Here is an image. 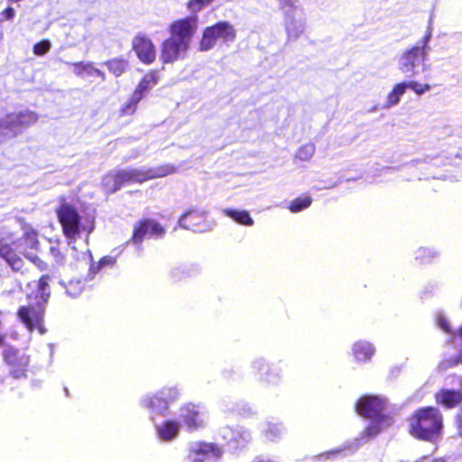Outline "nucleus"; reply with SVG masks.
<instances>
[{
    "label": "nucleus",
    "mask_w": 462,
    "mask_h": 462,
    "mask_svg": "<svg viewBox=\"0 0 462 462\" xmlns=\"http://www.w3.org/2000/svg\"><path fill=\"white\" fill-rule=\"evenodd\" d=\"M213 0H189L187 7L193 13V15H197L196 13L203 9L204 6L209 5Z\"/></svg>",
    "instance_id": "obj_36"
},
{
    "label": "nucleus",
    "mask_w": 462,
    "mask_h": 462,
    "mask_svg": "<svg viewBox=\"0 0 462 462\" xmlns=\"http://www.w3.org/2000/svg\"><path fill=\"white\" fill-rule=\"evenodd\" d=\"M250 370L255 380L264 387H276L282 383L281 362L273 363L264 356H258L251 360Z\"/></svg>",
    "instance_id": "obj_10"
},
{
    "label": "nucleus",
    "mask_w": 462,
    "mask_h": 462,
    "mask_svg": "<svg viewBox=\"0 0 462 462\" xmlns=\"http://www.w3.org/2000/svg\"><path fill=\"white\" fill-rule=\"evenodd\" d=\"M443 427L442 415L435 407L418 410L411 418L410 432L417 439L435 441Z\"/></svg>",
    "instance_id": "obj_8"
},
{
    "label": "nucleus",
    "mask_w": 462,
    "mask_h": 462,
    "mask_svg": "<svg viewBox=\"0 0 462 462\" xmlns=\"http://www.w3.org/2000/svg\"><path fill=\"white\" fill-rule=\"evenodd\" d=\"M173 172V167L163 165L148 170L125 169L106 174L102 180L104 189L107 193H115L125 183H142L145 180L162 178Z\"/></svg>",
    "instance_id": "obj_5"
},
{
    "label": "nucleus",
    "mask_w": 462,
    "mask_h": 462,
    "mask_svg": "<svg viewBox=\"0 0 462 462\" xmlns=\"http://www.w3.org/2000/svg\"><path fill=\"white\" fill-rule=\"evenodd\" d=\"M49 276H42L39 280L38 293L35 297L37 302L35 305L21 306L18 309L17 315L21 322L26 327L29 331L38 329L41 335L46 333V328L43 326V319L45 313L44 305L47 303L50 297Z\"/></svg>",
    "instance_id": "obj_7"
},
{
    "label": "nucleus",
    "mask_w": 462,
    "mask_h": 462,
    "mask_svg": "<svg viewBox=\"0 0 462 462\" xmlns=\"http://www.w3.org/2000/svg\"><path fill=\"white\" fill-rule=\"evenodd\" d=\"M9 282H14V280L12 279V277L8 276V275H0V287H3L4 285L9 283Z\"/></svg>",
    "instance_id": "obj_45"
},
{
    "label": "nucleus",
    "mask_w": 462,
    "mask_h": 462,
    "mask_svg": "<svg viewBox=\"0 0 462 462\" xmlns=\"http://www.w3.org/2000/svg\"><path fill=\"white\" fill-rule=\"evenodd\" d=\"M60 284L65 288L66 293L71 298L79 296L85 287V282L79 279H72L68 283L60 282Z\"/></svg>",
    "instance_id": "obj_30"
},
{
    "label": "nucleus",
    "mask_w": 462,
    "mask_h": 462,
    "mask_svg": "<svg viewBox=\"0 0 462 462\" xmlns=\"http://www.w3.org/2000/svg\"><path fill=\"white\" fill-rule=\"evenodd\" d=\"M456 380L457 381V383H458L459 385H461V384H462V379H461V377H456Z\"/></svg>",
    "instance_id": "obj_51"
},
{
    "label": "nucleus",
    "mask_w": 462,
    "mask_h": 462,
    "mask_svg": "<svg viewBox=\"0 0 462 462\" xmlns=\"http://www.w3.org/2000/svg\"><path fill=\"white\" fill-rule=\"evenodd\" d=\"M435 398L445 408H454L462 402V387L457 390L443 388L435 394Z\"/></svg>",
    "instance_id": "obj_24"
},
{
    "label": "nucleus",
    "mask_w": 462,
    "mask_h": 462,
    "mask_svg": "<svg viewBox=\"0 0 462 462\" xmlns=\"http://www.w3.org/2000/svg\"><path fill=\"white\" fill-rule=\"evenodd\" d=\"M108 70L116 77L121 76L128 67V61L125 59H112L104 63Z\"/></svg>",
    "instance_id": "obj_29"
},
{
    "label": "nucleus",
    "mask_w": 462,
    "mask_h": 462,
    "mask_svg": "<svg viewBox=\"0 0 462 462\" xmlns=\"http://www.w3.org/2000/svg\"><path fill=\"white\" fill-rule=\"evenodd\" d=\"M63 235L71 249H76V242L85 237L88 242L89 234L94 230V222L83 219L79 211L68 203L61 204L57 210Z\"/></svg>",
    "instance_id": "obj_6"
},
{
    "label": "nucleus",
    "mask_w": 462,
    "mask_h": 462,
    "mask_svg": "<svg viewBox=\"0 0 462 462\" xmlns=\"http://www.w3.org/2000/svg\"><path fill=\"white\" fill-rule=\"evenodd\" d=\"M407 89L408 88H407L406 81H402V82L395 84L393 86V89L391 90V92L387 95L386 101L383 104V108L388 109V108L397 106L400 103L402 97L405 94Z\"/></svg>",
    "instance_id": "obj_27"
},
{
    "label": "nucleus",
    "mask_w": 462,
    "mask_h": 462,
    "mask_svg": "<svg viewBox=\"0 0 462 462\" xmlns=\"http://www.w3.org/2000/svg\"><path fill=\"white\" fill-rule=\"evenodd\" d=\"M179 419L188 431L193 432L204 428L208 420L206 409L199 404L185 403L179 409Z\"/></svg>",
    "instance_id": "obj_14"
},
{
    "label": "nucleus",
    "mask_w": 462,
    "mask_h": 462,
    "mask_svg": "<svg viewBox=\"0 0 462 462\" xmlns=\"http://www.w3.org/2000/svg\"><path fill=\"white\" fill-rule=\"evenodd\" d=\"M415 462H421V461H420V460H416Z\"/></svg>",
    "instance_id": "obj_53"
},
{
    "label": "nucleus",
    "mask_w": 462,
    "mask_h": 462,
    "mask_svg": "<svg viewBox=\"0 0 462 462\" xmlns=\"http://www.w3.org/2000/svg\"><path fill=\"white\" fill-rule=\"evenodd\" d=\"M432 32V18H430L423 37L414 45L404 49L397 57V69L405 77L414 79L429 70L430 65L426 62L429 60Z\"/></svg>",
    "instance_id": "obj_3"
},
{
    "label": "nucleus",
    "mask_w": 462,
    "mask_h": 462,
    "mask_svg": "<svg viewBox=\"0 0 462 462\" xmlns=\"http://www.w3.org/2000/svg\"><path fill=\"white\" fill-rule=\"evenodd\" d=\"M223 213L225 216L232 218L239 225L252 226L254 223V219L250 216V213L245 209L239 210L233 208H224Z\"/></svg>",
    "instance_id": "obj_28"
},
{
    "label": "nucleus",
    "mask_w": 462,
    "mask_h": 462,
    "mask_svg": "<svg viewBox=\"0 0 462 462\" xmlns=\"http://www.w3.org/2000/svg\"><path fill=\"white\" fill-rule=\"evenodd\" d=\"M407 88L411 89L418 96H421L430 91L432 87L430 84H420L416 80L406 81Z\"/></svg>",
    "instance_id": "obj_33"
},
{
    "label": "nucleus",
    "mask_w": 462,
    "mask_h": 462,
    "mask_svg": "<svg viewBox=\"0 0 462 462\" xmlns=\"http://www.w3.org/2000/svg\"><path fill=\"white\" fill-rule=\"evenodd\" d=\"M218 437L232 451L244 448L252 439L250 430L242 426L222 427L218 430Z\"/></svg>",
    "instance_id": "obj_18"
},
{
    "label": "nucleus",
    "mask_w": 462,
    "mask_h": 462,
    "mask_svg": "<svg viewBox=\"0 0 462 462\" xmlns=\"http://www.w3.org/2000/svg\"><path fill=\"white\" fill-rule=\"evenodd\" d=\"M157 438L162 442H171L178 438L181 429L180 421L174 419H168L157 422L151 415Z\"/></svg>",
    "instance_id": "obj_20"
},
{
    "label": "nucleus",
    "mask_w": 462,
    "mask_h": 462,
    "mask_svg": "<svg viewBox=\"0 0 462 462\" xmlns=\"http://www.w3.org/2000/svg\"><path fill=\"white\" fill-rule=\"evenodd\" d=\"M236 30L234 25L227 21H220L203 30L202 38L199 42V50L208 51L213 49L220 40L225 44H229L236 40Z\"/></svg>",
    "instance_id": "obj_11"
},
{
    "label": "nucleus",
    "mask_w": 462,
    "mask_h": 462,
    "mask_svg": "<svg viewBox=\"0 0 462 462\" xmlns=\"http://www.w3.org/2000/svg\"><path fill=\"white\" fill-rule=\"evenodd\" d=\"M285 427L281 421L267 420L260 426L261 436L266 442L277 443L285 434Z\"/></svg>",
    "instance_id": "obj_22"
},
{
    "label": "nucleus",
    "mask_w": 462,
    "mask_h": 462,
    "mask_svg": "<svg viewBox=\"0 0 462 462\" xmlns=\"http://www.w3.org/2000/svg\"><path fill=\"white\" fill-rule=\"evenodd\" d=\"M223 453L222 448L216 443L193 441L188 445L182 462H218Z\"/></svg>",
    "instance_id": "obj_13"
},
{
    "label": "nucleus",
    "mask_w": 462,
    "mask_h": 462,
    "mask_svg": "<svg viewBox=\"0 0 462 462\" xmlns=\"http://www.w3.org/2000/svg\"><path fill=\"white\" fill-rule=\"evenodd\" d=\"M386 408V400L376 395L362 396L356 404V412L365 418L370 419V424L361 432L359 437L346 441L342 446L323 452L313 457V460H329L337 456H347L355 453L362 446V440L378 435L383 429L389 427L393 420L383 414Z\"/></svg>",
    "instance_id": "obj_1"
},
{
    "label": "nucleus",
    "mask_w": 462,
    "mask_h": 462,
    "mask_svg": "<svg viewBox=\"0 0 462 462\" xmlns=\"http://www.w3.org/2000/svg\"><path fill=\"white\" fill-rule=\"evenodd\" d=\"M2 356L12 377L19 379L26 376L30 357L25 352L8 346L4 349Z\"/></svg>",
    "instance_id": "obj_16"
},
{
    "label": "nucleus",
    "mask_w": 462,
    "mask_h": 462,
    "mask_svg": "<svg viewBox=\"0 0 462 462\" xmlns=\"http://www.w3.org/2000/svg\"><path fill=\"white\" fill-rule=\"evenodd\" d=\"M165 233V228L157 221L152 218H143L134 224L133 235L128 243H132L137 250L141 251L144 238L161 239Z\"/></svg>",
    "instance_id": "obj_15"
},
{
    "label": "nucleus",
    "mask_w": 462,
    "mask_h": 462,
    "mask_svg": "<svg viewBox=\"0 0 462 462\" xmlns=\"http://www.w3.org/2000/svg\"><path fill=\"white\" fill-rule=\"evenodd\" d=\"M116 263V258L112 256H104L97 263V270H101L105 266H113Z\"/></svg>",
    "instance_id": "obj_41"
},
{
    "label": "nucleus",
    "mask_w": 462,
    "mask_h": 462,
    "mask_svg": "<svg viewBox=\"0 0 462 462\" xmlns=\"http://www.w3.org/2000/svg\"><path fill=\"white\" fill-rule=\"evenodd\" d=\"M50 252H51V255L55 258V261L58 263H63L64 256L60 253V249L58 247L51 246V249H50Z\"/></svg>",
    "instance_id": "obj_42"
},
{
    "label": "nucleus",
    "mask_w": 462,
    "mask_h": 462,
    "mask_svg": "<svg viewBox=\"0 0 462 462\" xmlns=\"http://www.w3.org/2000/svg\"><path fill=\"white\" fill-rule=\"evenodd\" d=\"M206 212L204 210L189 209L181 215L179 218L178 226L181 228L192 230L194 232L201 231L195 220L204 219Z\"/></svg>",
    "instance_id": "obj_26"
},
{
    "label": "nucleus",
    "mask_w": 462,
    "mask_h": 462,
    "mask_svg": "<svg viewBox=\"0 0 462 462\" xmlns=\"http://www.w3.org/2000/svg\"><path fill=\"white\" fill-rule=\"evenodd\" d=\"M37 119V115L30 110L7 115L0 120V142L16 136L21 128L30 126Z\"/></svg>",
    "instance_id": "obj_12"
},
{
    "label": "nucleus",
    "mask_w": 462,
    "mask_h": 462,
    "mask_svg": "<svg viewBox=\"0 0 462 462\" xmlns=\"http://www.w3.org/2000/svg\"><path fill=\"white\" fill-rule=\"evenodd\" d=\"M98 272H99V270H97V263H92L89 268V275L96 274Z\"/></svg>",
    "instance_id": "obj_47"
},
{
    "label": "nucleus",
    "mask_w": 462,
    "mask_h": 462,
    "mask_svg": "<svg viewBox=\"0 0 462 462\" xmlns=\"http://www.w3.org/2000/svg\"><path fill=\"white\" fill-rule=\"evenodd\" d=\"M456 424L457 428V432L460 437H462V408L459 410L458 413L456 416Z\"/></svg>",
    "instance_id": "obj_44"
},
{
    "label": "nucleus",
    "mask_w": 462,
    "mask_h": 462,
    "mask_svg": "<svg viewBox=\"0 0 462 462\" xmlns=\"http://www.w3.org/2000/svg\"><path fill=\"white\" fill-rule=\"evenodd\" d=\"M252 462H278L273 458L264 457V456H258L254 457Z\"/></svg>",
    "instance_id": "obj_46"
},
{
    "label": "nucleus",
    "mask_w": 462,
    "mask_h": 462,
    "mask_svg": "<svg viewBox=\"0 0 462 462\" xmlns=\"http://www.w3.org/2000/svg\"><path fill=\"white\" fill-rule=\"evenodd\" d=\"M198 23V15H189L171 24V36L163 42L162 47L161 58L164 63L184 58L197 31Z\"/></svg>",
    "instance_id": "obj_2"
},
{
    "label": "nucleus",
    "mask_w": 462,
    "mask_h": 462,
    "mask_svg": "<svg viewBox=\"0 0 462 462\" xmlns=\"http://www.w3.org/2000/svg\"><path fill=\"white\" fill-rule=\"evenodd\" d=\"M158 83L156 71L147 73L136 87L127 104L122 107L124 115H132L135 112L138 103L144 97L145 94Z\"/></svg>",
    "instance_id": "obj_19"
},
{
    "label": "nucleus",
    "mask_w": 462,
    "mask_h": 462,
    "mask_svg": "<svg viewBox=\"0 0 462 462\" xmlns=\"http://www.w3.org/2000/svg\"><path fill=\"white\" fill-rule=\"evenodd\" d=\"M14 286H13L12 288L3 290V292H2V293H3V294H10V293H12L13 291H14L15 288H16V287H19V285H18V284H16L15 282H14Z\"/></svg>",
    "instance_id": "obj_48"
},
{
    "label": "nucleus",
    "mask_w": 462,
    "mask_h": 462,
    "mask_svg": "<svg viewBox=\"0 0 462 462\" xmlns=\"http://www.w3.org/2000/svg\"><path fill=\"white\" fill-rule=\"evenodd\" d=\"M458 364H462V351L459 352L455 357L445 360L441 365L444 367H452Z\"/></svg>",
    "instance_id": "obj_40"
},
{
    "label": "nucleus",
    "mask_w": 462,
    "mask_h": 462,
    "mask_svg": "<svg viewBox=\"0 0 462 462\" xmlns=\"http://www.w3.org/2000/svg\"><path fill=\"white\" fill-rule=\"evenodd\" d=\"M282 9H287L298 5L299 0H277Z\"/></svg>",
    "instance_id": "obj_43"
},
{
    "label": "nucleus",
    "mask_w": 462,
    "mask_h": 462,
    "mask_svg": "<svg viewBox=\"0 0 462 462\" xmlns=\"http://www.w3.org/2000/svg\"><path fill=\"white\" fill-rule=\"evenodd\" d=\"M377 110V106H373L371 109H369V112H375Z\"/></svg>",
    "instance_id": "obj_50"
},
{
    "label": "nucleus",
    "mask_w": 462,
    "mask_h": 462,
    "mask_svg": "<svg viewBox=\"0 0 462 462\" xmlns=\"http://www.w3.org/2000/svg\"><path fill=\"white\" fill-rule=\"evenodd\" d=\"M438 256V252L433 248L420 247L414 253V257L420 263H430L435 257Z\"/></svg>",
    "instance_id": "obj_31"
},
{
    "label": "nucleus",
    "mask_w": 462,
    "mask_h": 462,
    "mask_svg": "<svg viewBox=\"0 0 462 462\" xmlns=\"http://www.w3.org/2000/svg\"><path fill=\"white\" fill-rule=\"evenodd\" d=\"M181 390L177 384L167 385L154 393H148L139 399V405L150 415L165 416L170 406L179 401Z\"/></svg>",
    "instance_id": "obj_9"
},
{
    "label": "nucleus",
    "mask_w": 462,
    "mask_h": 462,
    "mask_svg": "<svg viewBox=\"0 0 462 462\" xmlns=\"http://www.w3.org/2000/svg\"><path fill=\"white\" fill-rule=\"evenodd\" d=\"M134 50L138 59L145 63L151 64L155 60L156 51L152 42L144 35L134 38L133 42Z\"/></svg>",
    "instance_id": "obj_21"
},
{
    "label": "nucleus",
    "mask_w": 462,
    "mask_h": 462,
    "mask_svg": "<svg viewBox=\"0 0 462 462\" xmlns=\"http://www.w3.org/2000/svg\"><path fill=\"white\" fill-rule=\"evenodd\" d=\"M431 462H445V460L443 458H435Z\"/></svg>",
    "instance_id": "obj_49"
},
{
    "label": "nucleus",
    "mask_w": 462,
    "mask_h": 462,
    "mask_svg": "<svg viewBox=\"0 0 462 462\" xmlns=\"http://www.w3.org/2000/svg\"><path fill=\"white\" fill-rule=\"evenodd\" d=\"M15 16V11L13 7L7 6L0 13V23L4 21H12Z\"/></svg>",
    "instance_id": "obj_39"
},
{
    "label": "nucleus",
    "mask_w": 462,
    "mask_h": 462,
    "mask_svg": "<svg viewBox=\"0 0 462 462\" xmlns=\"http://www.w3.org/2000/svg\"><path fill=\"white\" fill-rule=\"evenodd\" d=\"M352 354L357 363L365 364L374 356L375 346L369 341L358 340L352 346Z\"/></svg>",
    "instance_id": "obj_25"
},
{
    "label": "nucleus",
    "mask_w": 462,
    "mask_h": 462,
    "mask_svg": "<svg viewBox=\"0 0 462 462\" xmlns=\"http://www.w3.org/2000/svg\"><path fill=\"white\" fill-rule=\"evenodd\" d=\"M312 203L310 196L299 197L291 200L289 206V209L292 213L300 212L308 208Z\"/></svg>",
    "instance_id": "obj_32"
},
{
    "label": "nucleus",
    "mask_w": 462,
    "mask_h": 462,
    "mask_svg": "<svg viewBox=\"0 0 462 462\" xmlns=\"http://www.w3.org/2000/svg\"><path fill=\"white\" fill-rule=\"evenodd\" d=\"M284 26L290 41L297 40L306 27L305 10L300 5L284 10Z\"/></svg>",
    "instance_id": "obj_17"
},
{
    "label": "nucleus",
    "mask_w": 462,
    "mask_h": 462,
    "mask_svg": "<svg viewBox=\"0 0 462 462\" xmlns=\"http://www.w3.org/2000/svg\"><path fill=\"white\" fill-rule=\"evenodd\" d=\"M314 152H315L314 144L313 143H306L299 149V151L297 152V158H299L301 161H308L312 157Z\"/></svg>",
    "instance_id": "obj_35"
},
{
    "label": "nucleus",
    "mask_w": 462,
    "mask_h": 462,
    "mask_svg": "<svg viewBox=\"0 0 462 462\" xmlns=\"http://www.w3.org/2000/svg\"><path fill=\"white\" fill-rule=\"evenodd\" d=\"M5 228L0 226V256L14 271H21L23 266L21 255L33 263L39 261L36 254L38 240L34 234H28L16 241L5 237Z\"/></svg>",
    "instance_id": "obj_4"
},
{
    "label": "nucleus",
    "mask_w": 462,
    "mask_h": 462,
    "mask_svg": "<svg viewBox=\"0 0 462 462\" xmlns=\"http://www.w3.org/2000/svg\"><path fill=\"white\" fill-rule=\"evenodd\" d=\"M201 273V267L197 263H179L172 266L170 270V276L174 282L182 281L186 278H191Z\"/></svg>",
    "instance_id": "obj_23"
},
{
    "label": "nucleus",
    "mask_w": 462,
    "mask_h": 462,
    "mask_svg": "<svg viewBox=\"0 0 462 462\" xmlns=\"http://www.w3.org/2000/svg\"><path fill=\"white\" fill-rule=\"evenodd\" d=\"M86 68V75L93 76L96 75L99 77L102 81L106 80V75L105 73L100 70L99 69H97L94 67L93 63L90 61H88V64L84 66Z\"/></svg>",
    "instance_id": "obj_37"
},
{
    "label": "nucleus",
    "mask_w": 462,
    "mask_h": 462,
    "mask_svg": "<svg viewBox=\"0 0 462 462\" xmlns=\"http://www.w3.org/2000/svg\"><path fill=\"white\" fill-rule=\"evenodd\" d=\"M51 48V42L50 40L44 39L35 43L32 48V51L36 56H43Z\"/></svg>",
    "instance_id": "obj_34"
},
{
    "label": "nucleus",
    "mask_w": 462,
    "mask_h": 462,
    "mask_svg": "<svg viewBox=\"0 0 462 462\" xmlns=\"http://www.w3.org/2000/svg\"><path fill=\"white\" fill-rule=\"evenodd\" d=\"M387 170L392 171V170H394V168L388 167Z\"/></svg>",
    "instance_id": "obj_52"
},
{
    "label": "nucleus",
    "mask_w": 462,
    "mask_h": 462,
    "mask_svg": "<svg viewBox=\"0 0 462 462\" xmlns=\"http://www.w3.org/2000/svg\"><path fill=\"white\" fill-rule=\"evenodd\" d=\"M68 65H72L74 67V74L78 77L83 78L84 74H86V68L85 65L88 64V61H79L74 63L65 62Z\"/></svg>",
    "instance_id": "obj_38"
}]
</instances>
